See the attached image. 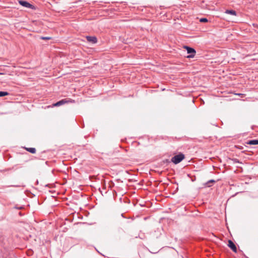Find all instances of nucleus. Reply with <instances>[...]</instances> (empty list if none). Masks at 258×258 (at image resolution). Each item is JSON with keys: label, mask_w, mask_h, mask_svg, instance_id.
Listing matches in <instances>:
<instances>
[{"label": "nucleus", "mask_w": 258, "mask_h": 258, "mask_svg": "<svg viewBox=\"0 0 258 258\" xmlns=\"http://www.w3.org/2000/svg\"><path fill=\"white\" fill-rule=\"evenodd\" d=\"M208 21V19L206 18H201L200 20V22H203V23L207 22Z\"/></svg>", "instance_id": "13"}, {"label": "nucleus", "mask_w": 258, "mask_h": 258, "mask_svg": "<svg viewBox=\"0 0 258 258\" xmlns=\"http://www.w3.org/2000/svg\"><path fill=\"white\" fill-rule=\"evenodd\" d=\"M217 181H218V180H214L213 179H212V180H210L209 181H208L206 183V185L208 186V187H210L211 186V185L210 184L211 183H214V182H217Z\"/></svg>", "instance_id": "11"}, {"label": "nucleus", "mask_w": 258, "mask_h": 258, "mask_svg": "<svg viewBox=\"0 0 258 258\" xmlns=\"http://www.w3.org/2000/svg\"><path fill=\"white\" fill-rule=\"evenodd\" d=\"M75 102V101L74 100L71 99L70 98H65L56 102L53 104V106H59L66 103H74Z\"/></svg>", "instance_id": "2"}, {"label": "nucleus", "mask_w": 258, "mask_h": 258, "mask_svg": "<svg viewBox=\"0 0 258 258\" xmlns=\"http://www.w3.org/2000/svg\"><path fill=\"white\" fill-rule=\"evenodd\" d=\"M19 3L22 6L27 8L33 9L34 8V6L33 5H31V4L25 1H19Z\"/></svg>", "instance_id": "5"}, {"label": "nucleus", "mask_w": 258, "mask_h": 258, "mask_svg": "<svg viewBox=\"0 0 258 258\" xmlns=\"http://www.w3.org/2000/svg\"><path fill=\"white\" fill-rule=\"evenodd\" d=\"M26 149L27 151L32 154H35L36 151V149L34 148H27Z\"/></svg>", "instance_id": "10"}, {"label": "nucleus", "mask_w": 258, "mask_h": 258, "mask_svg": "<svg viewBox=\"0 0 258 258\" xmlns=\"http://www.w3.org/2000/svg\"><path fill=\"white\" fill-rule=\"evenodd\" d=\"M228 245L234 252H237V248L234 243L231 240H228Z\"/></svg>", "instance_id": "7"}, {"label": "nucleus", "mask_w": 258, "mask_h": 258, "mask_svg": "<svg viewBox=\"0 0 258 258\" xmlns=\"http://www.w3.org/2000/svg\"><path fill=\"white\" fill-rule=\"evenodd\" d=\"M9 94L8 92L6 91H0V97H3L7 96Z\"/></svg>", "instance_id": "12"}, {"label": "nucleus", "mask_w": 258, "mask_h": 258, "mask_svg": "<svg viewBox=\"0 0 258 258\" xmlns=\"http://www.w3.org/2000/svg\"><path fill=\"white\" fill-rule=\"evenodd\" d=\"M183 48L186 50L187 53L189 54L187 56V58H193L195 56L196 51L194 48L186 45L184 46Z\"/></svg>", "instance_id": "3"}, {"label": "nucleus", "mask_w": 258, "mask_h": 258, "mask_svg": "<svg viewBox=\"0 0 258 258\" xmlns=\"http://www.w3.org/2000/svg\"><path fill=\"white\" fill-rule=\"evenodd\" d=\"M116 181L118 182H119L120 181V179H117L116 180Z\"/></svg>", "instance_id": "18"}, {"label": "nucleus", "mask_w": 258, "mask_h": 258, "mask_svg": "<svg viewBox=\"0 0 258 258\" xmlns=\"http://www.w3.org/2000/svg\"><path fill=\"white\" fill-rule=\"evenodd\" d=\"M104 183L105 184V180H103Z\"/></svg>", "instance_id": "20"}, {"label": "nucleus", "mask_w": 258, "mask_h": 258, "mask_svg": "<svg viewBox=\"0 0 258 258\" xmlns=\"http://www.w3.org/2000/svg\"><path fill=\"white\" fill-rule=\"evenodd\" d=\"M89 177L91 178V177H95L94 176H89Z\"/></svg>", "instance_id": "19"}, {"label": "nucleus", "mask_w": 258, "mask_h": 258, "mask_svg": "<svg viewBox=\"0 0 258 258\" xmlns=\"http://www.w3.org/2000/svg\"><path fill=\"white\" fill-rule=\"evenodd\" d=\"M184 158V154L182 153H179V154L173 156L171 159V161L174 164H176L180 163Z\"/></svg>", "instance_id": "1"}, {"label": "nucleus", "mask_w": 258, "mask_h": 258, "mask_svg": "<svg viewBox=\"0 0 258 258\" xmlns=\"http://www.w3.org/2000/svg\"><path fill=\"white\" fill-rule=\"evenodd\" d=\"M128 183L127 185L128 186H136L140 185L141 184L143 185L144 182V180H142L140 181H138L137 180H135L134 179H128Z\"/></svg>", "instance_id": "4"}, {"label": "nucleus", "mask_w": 258, "mask_h": 258, "mask_svg": "<svg viewBox=\"0 0 258 258\" xmlns=\"http://www.w3.org/2000/svg\"><path fill=\"white\" fill-rule=\"evenodd\" d=\"M41 39L42 40H49L51 38L49 37H41Z\"/></svg>", "instance_id": "16"}, {"label": "nucleus", "mask_w": 258, "mask_h": 258, "mask_svg": "<svg viewBox=\"0 0 258 258\" xmlns=\"http://www.w3.org/2000/svg\"><path fill=\"white\" fill-rule=\"evenodd\" d=\"M237 95H239V96H243V95H244V94H240V93H239V94H237Z\"/></svg>", "instance_id": "17"}, {"label": "nucleus", "mask_w": 258, "mask_h": 258, "mask_svg": "<svg viewBox=\"0 0 258 258\" xmlns=\"http://www.w3.org/2000/svg\"><path fill=\"white\" fill-rule=\"evenodd\" d=\"M86 38L88 42L92 44H96L98 42L97 38L95 36H87Z\"/></svg>", "instance_id": "6"}, {"label": "nucleus", "mask_w": 258, "mask_h": 258, "mask_svg": "<svg viewBox=\"0 0 258 258\" xmlns=\"http://www.w3.org/2000/svg\"><path fill=\"white\" fill-rule=\"evenodd\" d=\"M231 160L233 161V163H240V162L238 159L233 158V159H231Z\"/></svg>", "instance_id": "14"}, {"label": "nucleus", "mask_w": 258, "mask_h": 258, "mask_svg": "<svg viewBox=\"0 0 258 258\" xmlns=\"http://www.w3.org/2000/svg\"><path fill=\"white\" fill-rule=\"evenodd\" d=\"M246 144H247L248 145H258V140L255 139V140H249L246 142Z\"/></svg>", "instance_id": "8"}, {"label": "nucleus", "mask_w": 258, "mask_h": 258, "mask_svg": "<svg viewBox=\"0 0 258 258\" xmlns=\"http://www.w3.org/2000/svg\"><path fill=\"white\" fill-rule=\"evenodd\" d=\"M108 187H111V186L113 185V183L111 180L108 181Z\"/></svg>", "instance_id": "15"}, {"label": "nucleus", "mask_w": 258, "mask_h": 258, "mask_svg": "<svg viewBox=\"0 0 258 258\" xmlns=\"http://www.w3.org/2000/svg\"><path fill=\"white\" fill-rule=\"evenodd\" d=\"M225 13L228 14H230L232 15L236 16V12L235 11L233 10H227L225 11Z\"/></svg>", "instance_id": "9"}]
</instances>
